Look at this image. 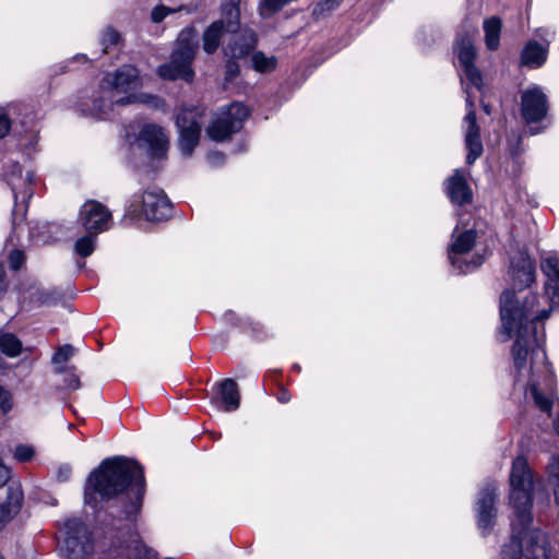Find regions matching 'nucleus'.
I'll return each instance as SVG.
<instances>
[{
	"instance_id": "f8f14e48",
	"label": "nucleus",
	"mask_w": 559,
	"mask_h": 559,
	"mask_svg": "<svg viewBox=\"0 0 559 559\" xmlns=\"http://www.w3.org/2000/svg\"><path fill=\"white\" fill-rule=\"evenodd\" d=\"M203 110L199 107L182 108L177 115L176 124L179 131L178 145L182 155L191 156L199 143Z\"/></svg>"
},
{
	"instance_id": "f704fd0d",
	"label": "nucleus",
	"mask_w": 559,
	"mask_h": 559,
	"mask_svg": "<svg viewBox=\"0 0 559 559\" xmlns=\"http://www.w3.org/2000/svg\"><path fill=\"white\" fill-rule=\"evenodd\" d=\"M11 408H12V395L8 390H5L3 386L0 385V409L3 413H7Z\"/></svg>"
},
{
	"instance_id": "393cba45",
	"label": "nucleus",
	"mask_w": 559,
	"mask_h": 559,
	"mask_svg": "<svg viewBox=\"0 0 559 559\" xmlns=\"http://www.w3.org/2000/svg\"><path fill=\"white\" fill-rule=\"evenodd\" d=\"M252 68L260 73H267L275 70L277 60L274 56H266L262 51H257L251 57Z\"/></svg>"
},
{
	"instance_id": "aec40b11",
	"label": "nucleus",
	"mask_w": 559,
	"mask_h": 559,
	"mask_svg": "<svg viewBox=\"0 0 559 559\" xmlns=\"http://www.w3.org/2000/svg\"><path fill=\"white\" fill-rule=\"evenodd\" d=\"M23 493L20 486H10L4 503L0 504V531L20 512Z\"/></svg>"
},
{
	"instance_id": "c756f323",
	"label": "nucleus",
	"mask_w": 559,
	"mask_h": 559,
	"mask_svg": "<svg viewBox=\"0 0 559 559\" xmlns=\"http://www.w3.org/2000/svg\"><path fill=\"white\" fill-rule=\"evenodd\" d=\"M343 0H322L313 9V15L316 19H320L331 13L340 7Z\"/></svg>"
},
{
	"instance_id": "c85d7f7f",
	"label": "nucleus",
	"mask_w": 559,
	"mask_h": 559,
	"mask_svg": "<svg viewBox=\"0 0 559 559\" xmlns=\"http://www.w3.org/2000/svg\"><path fill=\"white\" fill-rule=\"evenodd\" d=\"M181 10H186L185 5H180L178 8H169L166 5H157L155 7L151 12V19L154 23H160L164 21L168 15L177 13Z\"/></svg>"
},
{
	"instance_id": "1a4fd4ad",
	"label": "nucleus",
	"mask_w": 559,
	"mask_h": 559,
	"mask_svg": "<svg viewBox=\"0 0 559 559\" xmlns=\"http://www.w3.org/2000/svg\"><path fill=\"white\" fill-rule=\"evenodd\" d=\"M127 213L147 221H163L170 216L171 204L164 191L156 187L147 188L142 194H134Z\"/></svg>"
},
{
	"instance_id": "3c124183",
	"label": "nucleus",
	"mask_w": 559,
	"mask_h": 559,
	"mask_svg": "<svg viewBox=\"0 0 559 559\" xmlns=\"http://www.w3.org/2000/svg\"><path fill=\"white\" fill-rule=\"evenodd\" d=\"M294 368H295V370H299L300 369V367L298 365H295Z\"/></svg>"
},
{
	"instance_id": "ddd939ff",
	"label": "nucleus",
	"mask_w": 559,
	"mask_h": 559,
	"mask_svg": "<svg viewBox=\"0 0 559 559\" xmlns=\"http://www.w3.org/2000/svg\"><path fill=\"white\" fill-rule=\"evenodd\" d=\"M549 105L542 87L534 85L521 94V116L527 124H543L547 119Z\"/></svg>"
},
{
	"instance_id": "c9c22d12",
	"label": "nucleus",
	"mask_w": 559,
	"mask_h": 559,
	"mask_svg": "<svg viewBox=\"0 0 559 559\" xmlns=\"http://www.w3.org/2000/svg\"><path fill=\"white\" fill-rule=\"evenodd\" d=\"M25 261V255L20 250H13L9 257V263L12 270H19Z\"/></svg>"
},
{
	"instance_id": "f257e3e1",
	"label": "nucleus",
	"mask_w": 559,
	"mask_h": 559,
	"mask_svg": "<svg viewBox=\"0 0 559 559\" xmlns=\"http://www.w3.org/2000/svg\"><path fill=\"white\" fill-rule=\"evenodd\" d=\"M547 280L545 294H533L535 265L525 252L511 259L509 276L512 287L500 297L501 334L503 341L514 338L511 348L513 389L523 394L526 404L548 417L558 401L557 380L543 347L544 321L559 310V254L548 253L542 260Z\"/></svg>"
},
{
	"instance_id": "4468645a",
	"label": "nucleus",
	"mask_w": 559,
	"mask_h": 559,
	"mask_svg": "<svg viewBox=\"0 0 559 559\" xmlns=\"http://www.w3.org/2000/svg\"><path fill=\"white\" fill-rule=\"evenodd\" d=\"M498 487L496 483H487L479 491L476 503L475 512L477 525L481 535L490 533L495 525L497 518L496 499Z\"/></svg>"
},
{
	"instance_id": "a878e982",
	"label": "nucleus",
	"mask_w": 559,
	"mask_h": 559,
	"mask_svg": "<svg viewBox=\"0 0 559 559\" xmlns=\"http://www.w3.org/2000/svg\"><path fill=\"white\" fill-rule=\"evenodd\" d=\"M0 349L9 357H16L21 354L22 343L11 333L0 334Z\"/></svg>"
},
{
	"instance_id": "e433bc0d",
	"label": "nucleus",
	"mask_w": 559,
	"mask_h": 559,
	"mask_svg": "<svg viewBox=\"0 0 559 559\" xmlns=\"http://www.w3.org/2000/svg\"><path fill=\"white\" fill-rule=\"evenodd\" d=\"M535 36L545 41V46L548 47L555 39V31L549 27H539L535 31Z\"/></svg>"
},
{
	"instance_id": "ea45409f",
	"label": "nucleus",
	"mask_w": 559,
	"mask_h": 559,
	"mask_svg": "<svg viewBox=\"0 0 559 559\" xmlns=\"http://www.w3.org/2000/svg\"><path fill=\"white\" fill-rule=\"evenodd\" d=\"M239 73V66L235 61H228L226 64V76L231 80Z\"/></svg>"
},
{
	"instance_id": "4c0bfd02",
	"label": "nucleus",
	"mask_w": 559,
	"mask_h": 559,
	"mask_svg": "<svg viewBox=\"0 0 559 559\" xmlns=\"http://www.w3.org/2000/svg\"><path fill=\"white\" fill-rule=\"evenodd\" d=\"M549 477L559 483V454L554 455L548 464Z\"/></svg>"
},
{
	"instance_id": "2f4dec72",
	"label": "nucleus",
	"mask_w": 559,
	"mask_h": 559,
	"mask_svg": "<svg viewBox=\"0 0 559 559\" xmlns=\"http://www.w3.org/2000/svg\"><path fill=\"white\" fill-rule=\"evenodd\" d=\"M119 40L120 34L116 29L107 27L100 37V44L104 47L103 51L106 52L109 47L116 46Z\"/></svg>"
},
{
	"instance_id": "58836bf2",
	"label": "nucleus",
	"mask_w": 559,
	"mask_h": 559,
	"mask_svg": "<svg viewBox=\"0 0 559 559\" xmlns=\"http://www.w3.org/2000/svg\"><path fill=\"white\" fill-rule=\"evenodd\" d=\"M71 473H72L71 466L68 464H63L58 467L56 476H57L58 480L67 481L70 479Z\"/></svg>"
},
{
	"instance_id": "09e8293b",
	"label": "nucleus",
	"mask_w": 559,
	"mask_h": 559,
	"mask_svg": "<svg viewBox=\"0 0 559 559\" xmlns=\"http://www.w3.org/2000/svg\"><path fill=\"white\" fill-rule=\"evenodd\" d=\"M115 559H123V551H119L118 556Z\"/></svg>"
},
{
	"instance_id": "b1692460",
	"label": "nucleus",
	"mask_w": 559,
	"mask_h": 559,
	"mask_svg": "<svg viewBox=\"0 0 559 559\" xmlns=\"http://www.w3.org/2000/svg\"><path fill=\"white\" fill-rule=\"evenodd\" d=\"M57 226L50 223H34L28 228L29 239L35 245H45L55 239Z\"/></svg>"
},
{
	"instance_id": "6ab92c4d",
	"label": "nucleus",
	"mask_w": 559,
	"mask_h": 559,
	"mask_svg": "<svg viewBox=\"0 0 559 559\" xmlns=\"http://www.w3.org/2000/svg\"><path fill=\"white\" fill-rule=\"evenodd\" d=\"M238 27L239 24L233 31H229L228 19L225 17L213 22L203 34V50L209 55L214 53L221 44L223 34L225 32L235 33Z\"/></svg>"
},
{
	"instance_id": "37998d69",
	"label": "nucleus",
	"mask_w": 559,
	"mask_h": 559,
	"mask_svg": "<svg viewBox=\"0 0 559 559\" xmlns=\"http://www.w3.org/2000/svg\"><path fill=\"white\" fill-rule=\"evenodd\" d=\"M5 289H7V282L4 278V270H3L2 265L0 264V297L5 292Z\"/></svg>"
},
{
	"instance_id": "de8ad7c7",
	"label": "nucleus",
	"mask_w": 559,
	"mask_h": 559,
	"mask_svg": "<svg viewBox=\"0 0 559 559\" xmlns=\"http://www.w3.org/2000/svg\"><path fill=\"white\" fill-rule=\"evenodd\" d=\"M74 59H78V60H79V59L85 60V59H86V56H85V55H76V56L74 57Z\"/></svg>"
},
{
	"instance_id": "a18cd8bd",
	"label": "nucleus",
	"mask_w": 559,
	"mask_h": 559,
	"mask_svg": "<svg viewBox=\"0 0 559 559\" xmlns=\"http://www.w3.org/2000/svg\"><path fill=\"white\" fill-rule=\"evenodd\" d=\"M554 495H555V501L559 506V483L555 484Z\"/></svg>"
},
{
	"instance_id": "5701e85b",
	"label": "nucleus",
	"mask_w": 559,
	"mask_h": 559,
	"mask_svg": "<svg viewBox=\"0 0 559 559\" xmlns=\"http://www.w3.org/2000/svg\"><path fill=\"white\" fill-rule=\"evenodd\" d=\"M501 20L492 16L484 21L485 45L489 50H497L500 45Z\"/></svg>"
},
{
	"instance_id": "c03bdc74",
	"label": "nucleus",
	"mask_w": 559,
	"mask_h": 559,
	"mask_svg": "<svg viewBox=\"0 0 559 559\" xmlns=\"http://www.w3.org/2000/svg\"><path fill=\"white\" fill-rule=\"evenodd\" d=\"M292 399L290 393L286 390H282L277 395V401L280 403H287Z\"/></svg>"
},
{
	"instance_id": "7ed1b4c3",
	"label": "nucleus",
	"mask_w": 559,
	"mask_h": 559,
	"mask_svg": "<svg viewBox=\"0 0 559 559\" xmlns=\"http://www.w3.org/2000/svg\"><path fill=\"white\" fill-rule=\"evenodd\" d=\"M128 490L130 502L124 515L132 521L140 511L144 492L142 466L134 460L122 456L105 459L88 476L84 491L85 502L96 506L99 500H108Z\"/></svg>"
},
{
	"instance_id": "412c9836",
	"label": "nucleus",
	"mask_w": 559,
	"mask_h": 559,
	"mask_svg": "<svg viewBox=\"0 0 559 559\" xmlns=\"http://www.w3.org/2000/svg\"><path fill=\"white\" fill-rule=\"evenodd\" d=\"M547 57L548 47L531 40L521 51V64L531 69H538L546 62Z\"/></svg>"
},
{
	"instance_id": "bb28decb",
	"label": "nucleus",
	"mask_w": 559,
	"mask_h": 559,
	"mask_svg": "<svg viewBox=\"0 0 559 559\" xmlns=\"http://www.w3.org/2000/svg\"><path fill=\"white\" fill-rule=\"evenodd\" d=\"M241 0H224L222 3V15L228 19V29L233 31L239 22V3Z\"/></svg>"
},
{
	"instance_id": "7c9ffc66",
	"label": "nucleus",
	"mask_w": 559,
	"mask_h": 559,
	"mask_svg": "<svg viewBox=\"0 0 559 559\" xmlns=\"http://www.w3.org/2000/svg\"><path fill=\"white\" fill-rule=\"evenodd\" d=\"M14 109L13 106L8 105L0 107V140L3 139L11 129V111Z\"/></svg>"
},
{
	"instance_id": "f3484780",
	"label": "nucleus",
	"mask_w": 559,
	"mask_h": 559,
	"mask_svg": "<svg viewBox=\"0 0 559 559\" xmlns=\"http://www.w3.org/2000/svg\"><path fill=\"white\" fill-rule=\"evenodd\" d=\"M217 396L213 399V403H218L219 408L224 412H234L238 409L240 404V395L238 385L233 379H225L217 383Z\"/></svg>"
},
{
	"instance_id": "72a5a7b5",
	"label": "nucleus",
	"mask_w": 559,
	"mask_h": 559,
	"mask_svg": "<svg viewBox=\"0 0 559 559\" xmlns=\"http://www.w3.org/2000/svg\"><path fill=\"white\" fill-rule=\"evenodd\" d=\"M34 455V449L31 445H19L15 449L14 457L20 462H27Z\"/></svg>"
},
{
	"instance_id": "8fccbe9b",
	"label": "nucleus",
	"mask_w": 559,
	"mask_h": 559,
	"mask_svg": "<svg viewBox=\"0 0 559 559\" xmlns=\"http://www.w3.org/2000/svg\"><path fill=\"white\" fill-rule=\"evenodd\" d=\"M484 110L489 115L490 114V110H489V107L487 105H484Z\"/></svg>"
},
{
	"instance_id": "4be33fe9",
	"label": "nucleus",
	"mask_w": 559,
	"mask_h": 559,
	"mask_svg": "<svg viewBox=\"0 0 559 559\" xmlns=\"http://www.w3.org/2000/svg\"><path fill=\"white\" fill-rule=\"evenodd\" d=\"M257 37L253 31L245 28L235 35L229 43L226 53L233 58H242L255 46Z\"/></svg>"
},
{
	"instance_id": "473e14b6",
	"label": "nucleus",
	"mask_w": 559,
	"mask_h": 559,
	"mask_svg": "<svg viewBox=\"0 0 559 559\" xmlns=\"http://www.w3.org/2000/svg\"><path fill=\"white\" fill-rule=\"evenodd\" d=\"M74 354V348L71 345H64L58 348L52 356V362L56 365L67 362Z\"/></svg>"
},
{
	"instance_id": "0eeeda50",
	"label": "nucleus",
	"mask_w": 559,
	"mask_h": 559,
	"mask_svg": "<svg viewBox=\"0 0 559 559\" xmlns=\"http://www.w3.org/2000/svg\"><path fill=\"white\" fill-rule=\"evenodd\" d=\"M476 242V231L473 228L462 229L456 226L451 236L448 255L452 266L462 274L475 271L484 263V255L471 252Z\"/></svg>"
},
{
	"instance_id": "f03ea898",
	"label": "nucleus",
	"mask_w": 559,
	"mask_h": 559,
	"mask_svg": "<svg viewBox=\"0 0 559 559\" xmlns=\"http://www.w3.org/2000/svg\"><path fill=\"white\" fill-rule=\"evenodd\" d=\"M509 506L512 509L511 540L504 545L500 559H550L551 548L547 535L539 528L531 527L533 501L539 510L549 503L547 490L536 485L526 460L516 457L509 477Z\"/></svg>"
},
{
	"instance_id": "a211bd4d",
	"label": "nucleus",
	"mask_w": 559,
	"mask_h": 559,
	"mask_svg": "<svg viewBox=\"0 0 559 559\" xmlns=\"http://www.w3.org/2000/svg\"><path fill=\"white\" fill-rule=\"evenodd\" d=\"M445 192L453 203L460 205L469 203L472 200V191L465 176L459 169L445 181Z\"/></svg>"
},
{
	"instance_id": "cd10ccee",
	"label": "nucleus",
	"mask_w": 559,
	"mask_h": 559,
	"mask_svg": "<svg viewBox=\"0 0 559 559\" xmlns=\"http://www.w3.org/2000/svg\"><path fill=\"white\" fill-rule=\"evenodd\" d=\"M96 236L87 233V235L80 237L74 243L75 253L81 258L90 257L95 250Z\"/></svg>"
},
{
	"instance_id": "dca6fc26",
	"label": "nucleus",
	"mask_w": 559,
	"mask_h": 559,
	"mask_svg": "<svg viewBox=\"0 0 559 559\" xmlns=\"http://www.w3.org/2000/svg\"><path fill=\"white\" fill-rule=\"evenodd\" d=\"M79 219L87 233L98 235L110 227L111 213L102 203L90 200L81 206Z\"/></svg>"
},
{
	"instance_id": "20e7f679",
	"label": "nucleus",
	"mask_w": 559,
	"mask_h": 559,
	"mask_svg": "<svg viewBox=\"0 0 559 559\" xmlns=\"http://www.w3.org/2000/svg\"><path fill=\"white\" fill-rule=\"evenodd\" d=\"M141 79L136 68L126 64L114 72L106 73L97 90L87 97L80 99L78 107L82 115L95 119H106L115 105L141 103L154 109H164V100L152 94L134 91L140 86Z\"/></svg>"
},
{
	"instance_id": "2eb2a0df",
	"label": "nucleus",
	"mask_w": 559,
	"mask_h": 559,
	"mask_svg": "<svg viewBox=\"0 0 559 559\" xmlns=\"http://www.w3.org/2000/svg\"><path fill=\"white\" fill-rule=\"evenodd\" d=\"M138 146L145 150L152 158H164L169 148V139L162 127L147 123L140 130L136 140Z\"/></svg>"
},
{
	"instance_id": "a19ab883",
	"label": "nucleus",
	"mask_w": 559,
	"mask_h": 559,
	"mask_svg": "<svg viewBox=\"0 0 559 559\" xmlns=\"http://www.w3.org/2000/svg\"><path fill=\"white\" fill-rule=\"evenodd\" d=\"M66 381H67V386L71 390H75L80 386V380L74 373L69 374V377L66 379Z\"/></svg>"
},
{
	"instance_id": "423d86ee",
	"label": "nucleus",
	"mask_w": 559,
	"mask_h": 559,
	"mask_svg": "<svg viewBox=\"0 0 559 559\" xmlns=\"http://www.w3.org/2000/svg\"><path fill=\"white\" fill-rule=\"evenodd\" d=\"M198 49V37L193 28H187L180 32L177 39V47L171 55L168 63L158 68V74L166 80L183 79L191 81L193 70L191 63Z\"/></svg>"
},
{
	"instance_id": "9d476101",
	"label": "nucleus",
	"mask_w": 559,
	"mask_h": 559,
	"mask_svg": "<svg viewBox=\"0 0 559 559\" xmlns=\"http://www.w3.org/2000/svg\"><path fill=\"white\" fill-rule=\"evenodd\" d=\"M248 115V109L240 103L222 108L213 116L206 128L207 136L215 142H223L229 139L233 133L241 129L242 122Z\"/></svg>"
},
{
	"instance_id": "49530a36",
	"label": "nucleus",
	"mask_w": 559,
	"mask_h": 559,
	"mask_svg": "<svg viewBox=\"0 0 559 559\" xmlns=\"http://www.w3.org/2000/svg\"><path fill=\"white\" fill-rule=\"evenodd\" d=\"M530 131H531L532 134H536V133H538L540 131V128H533V127H531Z\"/></svg>"
},
{
	"instance_id": "6e6552de",
	"label": "nucleus",
	"mask_w": 559,
	"mask_h": 559,
	"mask_svg": "<svg viewBox=\"0 0 559 559\" xmlns=\"http://www.w3.org/2000/svg\"><path fill=\"white\" fill-rule=\"evenodd\" d=\"M59 544L61 555L68 559H84L93 551L91 533L76 518L63 522L59 532Z\"/></svg>"
},
{
	"instance_id": "79ce46f5",
	"label": "nucleus",
	"mask_w": 559,
	"mask_h": 559,
	"mask_svg": "<svg viewBox=\"0 0 559 559\" xmlns=\"http://www.w3.org/2000/svg\"><path fill=\"white\" fill-rule=\"evenodd\" d=\"M224 156L218 152H212L207 155V160L211 165H217L223 162Z\"/></svg>"
},
{
	"instance_id": "9b49d317",
	"label": "nucleus",
	"mask_w": 559,
	"mask_h": 559,
	"mask_svg": "<svg viewBox=\"0 0 559 559\" xmlns=\"http://www.w3.org/2000/svg\"><path fill=\"white\" fill-rule=\"evenodd\" d=\"M4 176L14 197L13 229L16 233L21 228V224L17 223V216H21V219L24 217L26 212L25 203L33 195L32 182L34 176L32 173H27L23 177L22 169L17 163L8 165Z\"/></svg>"
},
{
	"instance_id": "39448f33",
	"label": "nucleus",
	"mask_w": 559,
	"mask_h": 559,
	"mask_svg": "<svg viewBox=\"0 0 559 559\" xmlns=\"http://www.w3.org/2000/svg\"><path fill=\"white\" fill-rule=\"evenodd\" d=\"M454 52L457 57L461 69V82L466 94L467 112L464 118L465 126V147L467 150L466 162L472 165L483 154V143L479 133V127L476 122V115L473 102V88L481 90L483 78L479 70L475 67L476 49L471 36H463L456 40Z\"/></svg>"
}]
</instances>
